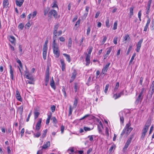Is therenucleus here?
Here are the masks:
<instances>
[{
    "instance_id": "nucleus-44",
    "label": "nucleus",
    "mask_w": 154,
    "mask_h": 154,
    "mask_svg": "<svg viewBox=\"0 0 154 154\" xmlns=\"http://www.w3.org/2000/svg\"><path fill=\"white\" fill-rule=\"evenodd\" d=\"M146 17L147 18H148V19L147 20V22L146 26H148L150 22V19L149 18L148 15H147Z\"/></svg>"
},
{
    "instance_id": "nucleus-18",
    "label": "nucleus",
    "mask_w": 154,
    "mask_h": 154,
    "mask_svg": "<svg viewBox=\"0 0 154 154\" xmlns=\"http://www.w3.org/2000/svg\"><path fill=\"white\" fill-rule=\"evenodd\" d=\"M18 110L19 113L20 115H22L23 112V106H21L18 108Z\"/></svg>"
},
{
    "instance_id": "nucleus-50",
    "label": "nucleus",
    "mask_w": 154,
    "mask_h": 154,
    "mask_svg": "<svg viewBox=\"0 0 154 154\" xmlns=\"http://www.w3.org/2000/svg\"><path fill=\"white\" fill-rule=\"evenodd\" d=\"M131 125V124L130 123V122H129L126 125L124 128L125 129L126 128H130L131 127H130V126Z\"/></svg>"
},
{
    "instance_id": "nucleus-32",
    "label": "nucleus",
    "mask_w": 154,
    "mask_h": 154,
    "mask_svg": "<svg viewBox=\"0 0 154 154\" xmlns=\"http://www.w3.org/2000/svg\"><path fill=\"white\" fill-rule=\"evenodd\" d=\"M136 55V54L135 53H134L133 54V55L131 58V59L130 61L129 64H130L132 63V61L134 60V58L135 57Z\"/></svg>"
},
{
    "instance_id": "nucleus-28",
    "label": "nucleus",
    "mask_w": 154,
    "mask_h": 154,
    "mask_svg": "<svg viewBox=\"0 0 154 154\" xmlns=\"http://www.w3.org/2000/svg\"><path fill=\"white\" fill-rule=\"evenodd\" d=\"M146 91L144 88H143L141 89V91L140 92V93L139 95L142 96L143 97V96L144 95V92Z\"/></svg>"
},
{
    "instance_id": "nucleus-1",
    "label": "nucleus",
    "mask_w": 154,
    "mask_h": 154,
    "mask_svg": "<svg viewBox=\"0 0 154 154\" xmlns=\"http://www.w3.org/2000/svg\"><path fill=\"white\" fill-rule=\"evenodd\" d=\"M56 40H53L52 43V48L53 51V53L55 56L56 58L59 57L60 54L59 49L57 44L55 42Z\"/></svg>"
},
{
    "instance_id": "nucleus-16",
    "label": "nucleus",
    "mask_w": 154,
    "mask_h": 154,
    "mask_svg": "<svg viewBox=\"0 0 154 154\" xmlns=\"http://www.w3.org/2000/svg\"><path fill=\"white\" fill-rule=\"evenodd\" d=\"M50 85L51 88H52L53 89H55L56 86L53 77H52L51 79Z\"/></svg>"
},
{
    "instance_id": "nucleus-31",
    "label": "nucleus",
    "mask_w": 154,
    "mask_h": 154,
    "mask_svg": "<svg viewBox=\"0 0 154 154\" xmlns=\"http://www.w3.org/2000/svg\"><path fill=\"white\" fill-rule=\"evenodd\" d=\"M49 10V8L48 7L47 8L44 9V14L45 16H46L47 14H48V12Z\"/></svg>"
},
{
    "instance_id": "nucleus-12",
    "label": "nucleus",
    "mask_w": 154,
    "mask_h": 154,
    "mask_svg": "<svg viewBox=\"0 0 154 154\" xmlns=\"http://www.w3.org/2000/svg\"><path fill=\"white\" fill-rule=\"evenodd\" d=\"M134 7L133 6H132L129 9L130 13L129 14V15L130 18H131L134 15Z\"/></svg>"
},
{
    "instance_id": "nucleus-3",
    "label": "nucleus",
    "mask_w": 154,
    "mask_h": 154,
    "mask_svg": "<svg viewBox=\"0 0 154 154\" xmlns=\"http://www.w3.org/2000/svg\"><path fill=\"white\" fill-rule=\"evenodd\" d=\"M52 15L55 18H58L57 12L55 10H51L48 12V17L50 18H51Z\"/></svg>"
},
{
    "instance_id": "nucleus-19",
    "label": "nucleus",
    "mask_w": 154,
    "mask_h": 154,
    "mask_svg": "<svg viewBox=\"0 0 154 154\" xmlns=\"http://www.w3.org/2000/svg\"><path fill=\"white\" fill-rule=\"evenodd\" d=\"M63 55L66 57L67 61L69 63L71 60L70 55L66 54H63Z\"/></svg>"
},
{
    "instance_id": "nucleus-26",
    "label": "nucleus",
    "mask_w": 154,
    "mask_h": 154,
    "mask_svg": "<svg viewBox=\"0 0 154 154\" xmlns=\"http://www.w3.org/2000/svg\"><path fill=\"white\" fill-rule=\"evenodd\" d=\"M26 78L29 79V80H33L34 79L32 76L30 74L26 75Z\"/></svg>"
},
{
    "instance_id": "nucleus-51",
    "label": "nucleus",
    "mask_w": 154,
    "mask_h": 154,
    "mask_svg": "<svg viewBox=\"0 0 154 154\" xmlns=\"http://www.w3.org/2000/svg\"><path fill=\"white\" fill-rule=\"evenodd\" d=\"M19 52L20 53V54H23L22 47L21 45H19Z\"/></svg>"
},
{
    "instance_id": "nucleus-52",
    "label": "nucleus",
    "mask_w": 154,
    "mask_h": 154,
    "mask_svg": "<svg viewBox=\"0 0 154 154\" xmlns=\"http://www.w3.org/2000/svg\"><path fill=\"white\" fill-rule=\"evenodd\" d=\"M18 28L20 29L21 30L23 29V27H24V25L22 23H20L19 24L18 26Z\"/></svg>"
},
{
    "instance_id": "nucleus-20",
    "label": "nucleus",
    "mask_w": 154,
    "mask_h": 154,
    "mask_svg": "<svg viewBox=\"0 0 154 154\" xmlns=\"http://www.w3.org/2000/svg\"><path fill=\"white\" fill-rule=\"evenodd\" d=\"M110 63H108L107 64H106L105 66H104L103 69H102L104 70V71H105L106 72H107L108 68L109 67L110 65Z\"/></svg>"
},
{
    "instance_id": "nucleus-10",
    "label": "nucleus",
    "mask_w": 154,
    "mask_h": 154,
    "mask_svg": "<svg viewBox=\"0 0 154 154\" xmlns=\"http://www.w3.org/2000/svg\"><path fill=\"white\" fill-rule=\"evenodd\" d=\"M60 61L61 65L62 70V71H64L66 69V64L64 63V60L63 59H60Z\"/></svg>"
},
{
    "instance_id": "nucleus-9",
    "label": "nucleus",
    "mask_w": 154,
    "mask_h": 154,
    "mask_svg": "<svg viewBox=\"0 0 154 154\" xmlns=\"http://www.w3.org/2000/svg\"><path fill=\"white\" fill-rule=\"evenodd\" d=\"M50 145V142L49 141H47L46 142L45 144L43 145L42 147H40V148H41V149L39 150H41V151L42 152V150L43 149H46L48 146Z\"/></svg>"
},
{
    "instance_id": "nucleus-48",
    "label": "nucleus",
    "mask_w": 154,
    "mask_h": 154,
    "mask_svg": "<svg viewBox=\"0 0 154 154\" xmlns=\"http://www.w3.org/2000/svg\"><path fill=\"white\" fill-rule=\"evenodd\" d=\"M150 7H147L146 8V14H147V15L149 14L150 11Z\"/></svg>"
},
{
    "instance_id": "nucleus-53",
    "label": "nucleus",
    "mask_w": 154,
    "mask_h": 154,
    "mask_svg": "<svg viewBox=\"0 0 154 154\" xmlns=\"http://www.w3.org/2000/svg\"><path fill=\"white\" fill-rule=\"evenodd\" d=\"M47 52H43V56L44 60H45L46 58Z\"/></svg>"
},
{
    "instance_id": "nucleus-57",
    "label": "nucleus",
    "mask_w": 154,
    "mask_h": 154,
    "mask_svg": "<svg viewBox=\"0 0 154 154\" xmlns=\"http://www.w3.org/2000/svg\"><path fill=\"white\" fill-rule=\"evenodd\" d=\"M91 31V28L88 27L87 29V35L88 36L89 35Z\"/></svg>"
},
{
    "instance_id": "nucleus-41",
    "label": "nucleus",
    "mask_w": 154,
    "mask_h": 154,
    "mask_svg": "<svg viewBox=\"0 0 154 154\" xmlns=\"http://www.w3.org/2000/svg\"><path fill=\"white\" fill-rule=\"evenodd\" d=\"M119 86V82H117L116 83V86H115V88L114 89V91H116L118 89Z\"/></svg>"
},
{
    "instance_id": "nucleus-46",
    "label": "nucleus",
    "mask_w": 154,
    "mask_h": 154,
    "mask_svg": "<svg viewBox=\"0 0 154 154\" xmlns=\"http://www.w3.org/2000/svg\"><path fill=\"white\" fill-rule=\"evenodd\" d=\"M109 20L108 19H107L106 21V27L108 28H109Z\"/></svg>"
},
{
    "instance_id": "nucleus-25",
    "label": "nucleus",
    "mask_w": 154,
    "mask_h": 154,
    "mask_svg": "<svg viewBox=\"0 0 154 154\" xmlns=\"http://www.w3.org/2000/svg\"><path fill=\"white\" fill-rule=\"evenodd\" d=\"M130 143H128V142H126L124 147L123 148V152H125L126 150H127V148L128 147L129 145L130 144Z\"/></svg>"
},
{
    "instance_id": "nucleus-29",
    "label": "nucleus",
    "mask_w": 154,
    "mask_h": 154,
    "mask_svg": "<svg viewBox=\"0 0 154 154\" xmlns=\"http://www.w3.org/2000/svg\"><path fill=\"white\" fill-rule=\"evenodd\" d=\"M92 49L93 48L92 46H89V50L88 51V54H87L86 55L90 56L92 50Z\"/></svg>"
},
{
    "instance_id": "nucleus-15",
    "label": "nucleus",
    "mask_w": 154,
    "mask_h": 154,
    "mask_svg": "<svg viewBox=\"0 0 154 154\" xmlns=\"http://www.w3.org/2000/svg\"><path fill=\"white\" fill-rule=\"evenodd\" d=\"M16 98L17 100H18L19 101H21L22 100V98H21V96L20 95V94L19 92V91H18V90L17 91H16Z\"/></svg>"
},
{
    "instance_id": "nucleus-56",
    "label": "nucleus",
    "mask_w": 154,
    "mask_h": 154,
    "mask_svg": "<svg viewBox=\"0 0 154 154\" xmlns=\"http://www.w3.org/2000/svg\"><path fill=\"white\" fill-rule=\"evenodd\" d=\"M74 88L75 89V92H76L77 91L78 88L77 84L76 83H75Z\"/></svg>"
},
{
    "instance_id": "nucleus-55",
    "label": "nucleus",
    "mask_w": 154,
    "mask_h": 154,
    "mask_svg": "<svg viewBox=\"0 0 154 154\" xmlns=\"http://www.w3.org/2000/svg\"><path fill=\"white\" fill-rule=\"evenodd\" d=\"M47 132V129H45L43 131V133L42 134V136L43 138L45 137Z\"/></svg>"
},
{
    "instance_id": "nucleus-23",
    "label": "nucleus",
    "mask_w": 154,
    "mask_h": 154,
    "mask_svg": "<svg viewBox=\"0 0 154 154\" xmlns=\"http://www.w3.org/2000/svg\"><path fill=\"white\" fill-rule=\"evenodd\" d=\"M9 3L8 0H3V5L4 8L7 7Z\"/></svg>"
},
{
    "instance_id": "nucleus-14",
    "label": "nucleus",
    "mask_w": 154,
    "mask_h": 154,
    "mask_svg": "<svg viewBox=\"0 0 154 154\" xmlns=\"http://www.w3.org/2000/svg\"><path fill=\"white\" fill-rule=\"evenodd\" d=\"M90 55H86L85 61L86 62V66H88L90 63Z\"/></svg>"
},
{
    "instance_id": "nucleus-37",
    "label": "nucleus",
    "mask_w": 154,
    "mask_h": 154,
    "mask_svg": "<svg viewBox=\"0 0 154 154\" xmlns=\"http://www.w3.org/2000/svg\"><path fill=\"white\" fill-rule=\"evenodd\" d=\"M117 21H115L113 25V29L114 30H116L117 28Z\"/></svg>"
},
{
    "instance_id": "nucleus-6",
    "label": "nucleus",
    "mask_w": 154,
    "mask_h": 154,
    "mask_svg": "<svg viewBox=\"0 0 154 154\" xmlns=\"http://www.w3.org/2000/svg\"><path fill=\"white\" fill-rule=\"evenodd\" d=\"M150 89H151V90H150L149 91V94L150 95V97H151L154 92V81L152 82L151 85Z\"/></svg>"
},
{
    "instance_id": "nucleus-30",
    "label": "nucleus",
    "mask_w": 154,
    "mask_h": 154,
    "mask_svg": "<svg viewBox=\"0 0 154 154\" xmlns=\"http://www.w3.org/2000/svg\"><path fill=\"white\" fill-rule=\"evenodd\" d=\"M72 40L71 38H69V39L68 47L69 48H70L72 46Z\"/></svg>"
},
{
    "instance_id": "nucleus-63",
    "label": "nucleus",
    "mask_w": 154,
    "mask_h": 154,
    "mask_svg": "<svg viewBox=\"0 0 154 154\" xmlns=\"http://www.w3.org/2000/svg\"><path fill=\"white\" fill-rule=\"evenodd\" d=\"M101 127L99 125H98V129L99 133H100L102 132V129H101Z\"/></svg>"
},
{
    "instance_id": "nucleus-8",
    "label": "nucleus",
    "mask_w": 154,
    "mask_h": 154,
    "mask_svg": "<svg viewBox=\"0 0 154 154\" xmlns=\"http://www.w3.org/2000/svg\"><path fill=\"white\" fill-rule=\"evenodd\" d=\"M143 41V39H141L137 43V45L136 51L137 52H139L141 44Z\"/></svg>"
},
{
    "instance_id": "nucleus-64",
    "label": "nucleus",
    "mask_w": 154,
    "mask_h": 154,
    "mask_svg": "<svg viewBox=\"0 0 154 154\" xmlns=\"http://www.w3.org/2000/svg\"><path fill=\"white\" fill-rule=\"evenodd\" d=\"M152 0H149L147 3V7H150L151 4Z\"/></svg>"
},
{
    "instance_id": "nucleus-4",
    "label": "nucleus",
    "mask_w": 154,
    "mask_h": 154,
    "mask_svg": "<svg viewBox=\"0 0 154 154\" xmlns=\"http://www.w3.org/2000/svg\"><path fill=\"white\" fill-rule=\"evenodd\" d=\"M42 119H39L38 121L36 123V124L35 125V131H39L41 127V123L42 122Z\"/></svg>"
},
{
    "instance_id": "nucleus-60",
    "label": "nucleus",
    "mask_w": 154,
    "mask_h": 154,
    "mask_svg": "<svg viewBox=\"0 0 154 154\" xmlns=\"http://www.w3.org/2000/svg\"><path fill=\"white\" fill-rule=\"evenodd\" d=\"M148 130V129L144 127V128H143V130L142 133L146 134V133Z\"/></svg>"
},
{
    "instance_id": "nucleus-36",
    "label": "nucleus",
    "mask_w": 154,
    "mask_h": 154,
    "mask_svg": "<svg viewBox=\"0 0 154 154\" xmlns=\"http://www.w3.org/2000/svg\"><path fill=\"white\" fill-rule=\"evenodd\" d=\"M40 113L39 112L35 111L34 112L35 118V119H36L38 117Z\"/></svg>"
},
{
    "instance_id": "nucleus-58",
    "label": "nucleus",
    "mask_w": 154,
    "mask_h": 154,
    "mask_svg": "<svg viewBox=\"0 0 154 154\" xmlns=\"http://www.w3.org/2000/svg\"><path fill=\"white\" fill-rule=\"evenodd\" d=\"M63 89H62V92L63 93L64 95V96L66 97V93L65 91V89L64 88V87L63 86L62 87Z\"/></svg>"
},
{
    "instance_id": "nucleus-7",
    "label": "nucleus",
    "mask_w": 154,
    "mask_h": 154,
    "mask_svg": "<svg viewBox=\"0 0 154 154\" xmlns=\"http://www.w3.org/2000/svg\"><path fill=\"white\" fill-rule=\"evenodd\" d=\"M143 97L142 96L139 95L135 102V104L137 105L139 103H141L143 100Z\"/></svg>"
},
{
    "instance_id": "nucleus-49",
    "label": "nucleus",
    "mask_w": 154,
    "mask_h": 154,
    "mask_svg": "<svg viewBox=\"0 0 154 154\" xmlns=\"http://www.w3.org/2000/svg\"><path fill=\"white\" fill-rule=\"evenodd\" d=\"M109 84H107L106 85L105 87V89L104 90V91L105 93H106L107 92V91L108 90V89L109 87Z\"/></svg>"
},
{
    "instance_id": "nucleus-11",
    "label": "nucleus",
    "mask_w": 154,
    "mask_h": 154,
    "mask_svg": "<svg viewBox=\"0 0 154 154\" xmlns=\"http://www.w3.org/2000/svg\"><path fill=\"white\" fill-rule=\"evenodd\" d=\"M9 40L12 44H15L16 39L14 36L10 35L9 37Z\"/></svg>"
},
{
    "instance_id": "nucleus-21",
    "label": "nucleus",
    "mask_w": 154,
    "mask_h": 154,
    "mask_svg": "<svg viewBox=\"0 0 154 154\" xmlns=\"http://www.w3.org/2000/svg\"><path fill=\"white\" fill-rule=\"evenodd\" d=\"M32 132L33 133L34 137H35L38 138L41 134V132L39 131H37L36 134L34 133L33 131H32Z\"/></svg>"
},
{
    "instance_id": "nucleus-59",
    "label": "nucleus",
    "mask_w": 154,
    "mask_h": 154,
    "mask_svg": "<svg viewBox=\"0 0 154 154\" xmlns=\"http://www.w3.org/2000/svg\"><path fill=\"white\" fill-rule=\"evenodd\" d=\"M84 130L86 131H90L91 129L87 127H84Z\"/></svg>"
},
{
    "instance_id": "nucleus-40",
    "label": "nucleus",
    "mask_w": 154,
    "mask_h": 154,
    "mask_svg": "<svg viewBox=\"0 0 154 154\" xmlns=\"http://www.w3.org/2000/svg\"><path fill=\"white\" fill-rule=\"evenodd\" d=\"M112 50V47H111L110 48H107V50L106 51V55H109L111 52Z\"/></svg>"
},
{
    "instance_id": "nucleus-45",
    "label": "nucleus",
    "mask_w": 154,
    "mask_h": 154,
    "mask_svg": "<svg viewBox=\"0 0 154 154\" xmlns=\"http://www.w3.org/2000/svg\"><path fill=\"white\" fill-rule=\"evenodd\" d=\"M116 146L115 145L113 144L110 148L109 150V151L110 152H111L113 149H115Z\"/></svg>"
},
{
    "instance_id": "nucleus-47",
    "label": "nucleus",
    "mask_w": 154,
    "mask_h": 154,
    "mask_svg": "<svg viewBox=\"0 0 154 154\" xmlns=\"http://www.w3.org/2000/svg\"><path fill=\"white\" fill-rule=\"evenodd\" d=\"M31 25L29 22H28L25 25V28L28 29L30 26Z\"/></svg>"
},
{
    "instance_id": "nucleus-35",
    "label": "nucleus",
    "mask_w": 154,
    "mask_h": 154,
    "mask_svg": "<svg viewBox=\"0 0 154 154\" xmlns=\"http://www.w3.org/2000/svg\"><path fill=\"white\" fill-rule=\"evenodd\" d=\"M130 39V37H129L128 35L127 34L126 35L124 38V41H126L127 40H129Z\"/></svg>"
},
{
    "instance_id": "nucleus-62",
    "label": "nucleus",
    "mask_w": 154,
    "mask_h": 154,
    "mask_svg": "<svg viewBox=\"0 0 154 154\" xmlns=\"http://www.w3.org/2000/svg\"><path fill=\"white\" fill-rule=\"evenodd\" d=\"M146 135V134L143 133L142 132L141 135V136L140 137V139L141 140H143L144 139V137Z\"/></svg>"
},
{
    "instance_id": "nucleus-33",
    "label": "nucleus",
    "mask_w": 154,
    "mask_h": 154,
    "mask_svg": "<svg viewBox=\"0 0 154 154\" xmlns=\"http://www.w3.org/2000/svg\"><path fill=\"white\" fill-rule=\"evenodd\" d=\"M76 73L75 72V71H74V72H73L72 73V76L71 77V78H72V79H75V78L76 77Z\"/></svg>"
},
{
    "instance_id": "nucleus-42",
    "label": "nucleus",
    "mask_w": 154,
    "mask_h": 154,
    "mask_svg": "<svg viewBox=\"0 0 154 154\" xmlns=\"http://www.w3.org/2000/svg\"><path fill=\"white\" fill-rule=\"evenodd\" d=\"M131 48H132V46L131 45H130L129 46V47L128 48V51L126 53V55H128L129 54L130 51L131 50Z\"/></svg>"
},
{
    "instance_id": "nucleus-17",
    "label": "nucleus",
    "mask_w": 154,
    "mask_h": 154,
    "mask_svg": "<svg viewBox=\"0 0 154 154\" xmlns=\"http://www.w3.org/2000/svg\"><path fill=\"white\" fill-rule=\"evenodd\" d=\"M24 1V0H20L19 1L16 0V3L17 6L20 7L22 5Z\"/></svg>"
},
{
    "instance_id": "nucleus-2",
    "label": "nucleus",
    "mask_w": 154,
    "mask_h": 154,
    "mask_svg": "<svg viewBox=\"0 0 154 154\" xmlns=\"http://www.w3.org/2000/svg\"><path fill=\"white\" fill-rule=\"evenodd\" d=\"M59 26V23L55 25L54 26L53 31V40H56L57 38V29Z\"/></svg>"
},
{
    "instance_id": "nucleus-43",
    "label": "nucleus",
    "mask_w": 154,
    "mask_h": 154,
    "mask_svg": "<svg viewBox=\"0 0 154 154\" xmlns=\"http://www.w3.org/2000/svg\"><path fill=\"white\" fill-rule=\"evenodd\" d=\"M78 103V101L77 100L76 98H75V100L74 102L73 103V106L75 108H76V107L77 106V104Z\"/></svg>"
},
{
    "instance_id": "nucleus-5",
    "label": "nucleus",
    "mask_w": 154,
    "mask_h": 154,
    "mask_svg": "<svg viewBox=\"0 0 154 154\" xmlns=\"http://www.w3.org/2000/svg\"><path fill=\"white\" fill-rule=\"evenodd\" d=\"M49 68L48 66L46 69L45 75V79L47 81H49Z\"/></svg>"
},
{
    "instance_id": "nucleus-13",
    "label": "nucleus",
    "mask_w": 154,
    "mask_h": 154,
    "mask_svg": "<svg viewBox=\"0 0 154 154\" xmlns=\"http://www.w3.org/2000/svg\"><path fill=\"white\" fill-rule=\"evenodd\" d=\"M10 70V73L11 74V78L13 80H14V72L12 70V67L11 65L9 66Z\"/></svg>"
},
{
    "instance_id": "nucleus-38",
    "label": "nucleus",
    "mask_w": 154,
    "mask_h": 154,
    "mask_svg": "<svg viewBox=\"0 0 154 154\" xmlns=\"http://www.w3.org/2000/svg\"><path fill=\"white\" fill-rule=\"evenodd\" d=\"M73 110V109L72 108L71 105H70L69 107V116H70L72 114V111Z\"/></svg>"
},
{
    "instance_id": "nucleus-54",
    "label": "nucleus",
    "mask_w": 154,
    "mask_h": 154,
    "mask_svg": "<svg viewBox=\"0 0 154 154\" xmlns=\"http://www.w3.org/2000/svg\"><path fill=\"white\" fill-rule=\"evenodd\" d=\"M52 121L55 124H56L57 123V120L55 117H53L52 118Z\"/></svg>"
},
{
    "instance_id": "nucleus-22",
    "label": "nucleus",
    "mask_w": 154,
    "mask_h": 154,
    "mask_svg": "<svg viewBox=\"0 0 154 154\" xmlns=\"http://www.w3.org/2000/svg\"><path fill=\"white\" fill-rule=\"evenodd\" d=\"M133 129V128L131 127L125 129L126 134H127V135L129 134L131 131Z\"/></svg>"
},
{
    "instance_id": "nucleus-24",
    "label": "nucleus",
    "mask_w": 154,
    "mask_h": 154,
    "mask_svg": "<svg viewBox=\"0 0 154 154\" xmlns=\"http://www.w3.org/2000/svg\"><path fill=\"white\" fill-rule=\"evenodd\" d=\"M67 152L69 153V154H72L74 152V150L73 149V147H70L69 148L67 151Z\"/></svg>"
},
{
    "instance_id": "nucleus-39",
    "label": "nucleus",
    "mask_w": 154,
    "mask_h": 154,
    "mask_svg": "<svg viewBox=\"0 0 154 154\" xmlns=\"http://www.w3.org/2000/svg\"><path fill=\"white\" fill-rule=\"evenodd\" d=\"M80 19H79V20L76 22L75 24V26L76 27V29L78 27L80 23Z\"/></svg>"
},
{
    "instance_id": "nucleus-27",
    "label": "nucleus",
    "mask_w": 154,
    "mask_h": 154,
    "mask_svg": "<svg viewBox=\"0 0 154 154\" xmlns=\"http://www.w3.org/2000/svg\"><path fill=\"white\" fill-rule=\"evenodd\" d=\"M151 122L149 121H147L144 126V127L148 129L149 127L151 125Z\"/></svg>"
},
{
    "instance_id": "nucleus-34",
    "label": "nucleus",
    "mask_w": 154,
    "mask_h": 154,
    "mask_svg": "<svg viewBox=\"0 0 154 154\" xmlns=\"http://www.w3.org/2000/svg\"><path fill=\"white\" fill-rule=\"evenodd\" d=\"M86 84L88 85L89 86L91 84V77H89L88 79L87 82L86 83Z\"/></svg>"
},
{
    "instance_id": "nucleus-61",
    "label": "nucleus",
    "mask_w": 154,
    "mask_h": 154,
    "mask_svg": "<svg viewBox=\"0 0 154 154\" xmlns=\"http://www.w3.org/2000/svg\"><path fill=\"white\" fill-rule=\"evenodd\" d=\"M56 106L53 105L51 107V110L52 112H54L55 110Z\"/></svg>"
}]
</instances>
